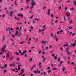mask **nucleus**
Instances as JSON below:
<instances>
[{
    "instance_id": "nucleus-31",
    "label": "nucleus",
    "mask_w": 76,
    "mask_h": 76,
    "mask_svg": "<svg viewBox=\"0 0 76 76\" xmlns=\"http://www.w3.org/2000/svg\"><path fill=\"white\" fill-rule=\"evenodd\" d=\"M29 1V0H26V3H28Z\"/></svg>"
},
{
    "instance_id": "nucleus-38",
    "label": "nucleus",
    "mask_w": 76,
    "mask_h": 76,
    "mask_svg": "<svg viewBox=\"0 0 76 76\" xmlns=\"http://www.w3.org/2000/svg\"><path fill=\"white\" fill-rule=\"evenodd\" d=\"M22 27L21 26H20V31H21L22 30Z\"/></svg>"
},
{
    "instance_id": "nucleus-51",
    "label": "nucleus",
    "mask_w": 76,
    "mask_h": 76,
    "mask_svg": "<svg viewBox=\"0 0 76 76\" xmlns=\"http://www.w3.org/2000/svg\"><path fill=\"white\" fill-rule=\"evenodd\" d=\"M54 56H55V55L54 54H52V57H54Z\"/></svg>"
},
{
    "instance_id": "nucleus-57",
    "label": "nucleus",
    "mask_w": 76,
    "mask_h": 76,
    "mask_svg": "<svg viewBox=\"0 0 76 76\" xmlns=\"http://www.w3.org/2000/svg\"><path fill=\"white\" fill-rule=\"evenodd\" d=\"M72 52H69V53L68 54L69 55H70V54H72Z\"/></svg>"
},
{
    "instance_id": "nucleus-19",
    "label": "nucleus",
    "mask_w": 76,
    "mask_h": 76,
    "mask_svg": "<svg viewBox=\"0 0 76 76\" xmlns=\"http://www.w3.org/2000/svg\"><path fill=\"white\" fill-rule=\"evenodd\" d=\"M63 46L64 47H65V46H66V47H68V46H69V45H68L67 44H66V45H64Z\"/></svg>"
},
{
    "instance_id": "nucleus-47",
    "label": "nucleus",
    "mask_w": 76,
    "mask_h": 76,
    "mask_svg": "<svg viewBox=\"0 0 76 76\" xmlns=\"http://www.w3.org/2000/svg\"><path fill=\"white\" fill-rule=\"evenodd\" d=\"M2 57H3V58L4 59L5 58V55H4V56H3Z\"/></svg>"
},
{
    "instance_id": "nucleus-42",
    "label": "nucleus",
    "mask_w": 76,
    "mask_h": 76,
    "mask_svg": "<svg viewBox=\"0 0 76 76\" xmlns=\"http://www.w3.org/2000/svg\"><path fill=\"white\" fill-rule=\"evenodd\" d=\"M21 73H24V71L23 69H22L21 70Z\"/></svg>"
},
{
    "instance_id": "nucleus-7",
    "label": "nucleus",
    "mask_w": 76,
    "mask_h": 76,
    "mask_svg": "<svg viewBox=\"0 0 76 76\" xmlns=\"http://www.w3.org/2000/svg\"><path fill=\"white\" fill-rule=\"evenodd\" d=\"M16 65V64L15 63H13L12 64H10V67H12V66H15Z\"/></svg>"
},
{
    "instance_id": "nucleus-32",
    "label": "nucleus",
    "mask_w": 76,
    "mask_h": 76,
    "mask_svg": "<svg viewBox=\"0 0 76 76\" xmlns=\"http://www.w3.org/2000/svg\"><path fill=\"white\" fill-rule=\"evenodd\" d=\"M10 28H7L6 29V31H8V30H9V29Z\"/></svg>"
},
{
    "instance_id": "nucleus-25",
    "label": "nucleus",
    "mask_w": 76,
    "mask_h": 76,
    "mask_svg": "<svg viewBox=\"0 0 76 76\" xmlns=\"http://www.w3.org/2000/svg\"><path fill=\"white\" fill-rule=\"evenodd\" d=\"M32 61V58H30L29 60V61L31 62V61Z\"/></svg>"
},
{
    "instance_id": "nucleus-18",
    "label": "nucleus",
    "mask_w": 76,
    "mask_h": 76,
    "mask_svg": "<svg viewBox=\"0 0 76 76\" xmlns=\"http://www.w3.org/2000/svg\"><path fill=\"white\" fill-rule=\"evenodd\" d=\"M21 35H22V34H21V33H20L19 34L18 37L20 38L21 37Z\"/></svg>"
},
{
    "instance_id": "nucleus-21",
    "label": "nucleus",
    "mask_w": 76,
    "mask_h": 76,
    "mask_svg": "<svg viewBox=\"0 0 76 76\" xmlns=\"http://www.w3.org/2000/svg\"><path fill=\"white\" fill-rule=\"evenodd\" d=\"M76 43H74L73 44H72V47H75V45H76Z\"/></svg>"
},
{
    "instance_id": "nucleus-35",
    "label": "nucleus",
    "mask_w": 76,
    "mask_h": 76,
    "mask_svg": "<svg viewBox=\"0 0 76 76\" xmlns=\"http://www.w3.org/2000/svg\"><path fill=\"white\" fill-rule=\"evenodd\" d=\"M33 17H34V15H32L31 17H30V19H32Z\"/></svg>"
},
{
    "instance_id": "nucleus-62",
    "label": "nucleus",
    "mask_w": 76,
    "mask_h": 76,
    "mask_svg": "<svg viewBox=\"0 0 76 76\" xmlns=\"http://www.w3.org/2000/svg\"><path fill=\"white\" fill-rule=\"evenodd\" d=\"M52 47V45H50V46L49 48H51Z\"/></svg>"
},
{
    "instance_id": "nucleus-8",
    "label": "nucleus",
    "mask_w": 76,
    "mask_h": 76,
    "mask_svg": "<svg viewBox=\"0 0 76 76\" xmlns=\"http://www.w3.org/2000/svg\"><path fill=\"white\" fill-rule=\"evenodd\" d=\"M51 12V11H50V10H48V11L47 12V15H49Z\"/></svg>"
},
{
    "instance_id": "nucleus-60",
    "label": "nucleus",
    "mask_w": 76,
    "mask_h": 76,
    "mask_svg": "<svg viewBox=\"0 0 76 76\" xmlns=\"http://www.w3.org/2000/svg\"><path fill=\"white\" fill-rule=\"evenodd\" d=\"M19 53H22V52L21 51V50H19Z\"/></svg>"
},
{
    "instance_id": "nucleus-44",
    "label": "nucleus",
    "mask_w": 76,
    "mask_h": 76,
    "mask_svg": "<svg viewBox=\"0 0 76 76\" xmlns=\"http://www.w3.org/2000/svg\"><path fill=\"white\" fill-rule=\"evenodd\" d=\"M36 64H35V65H33V66L32 67H36Z\"/></svg>"
},
{
    "instance_id": "nucleus-63",
    "label": "nucleus",
    "mask_w": 76,
    "mask_h": 76,
    "mask_svg": "<svg viewBox=\"0 0 76 76\" xmlns=\"http://www.w3.org/2000/svg\"><path fill=\"white\" fill-rule=\"evenodd\" d=\"M23 10V8H20V10Z\"/></svg>"
},
{
    "instance_id": "nucleus-12",
    "label": "nucleus",
    "mask_w": 76,
    "mask_h": 76,
    "mask_svg": "<svg viewBox=\"0 0 76 76\" xmlns=\"http://www.w3.org/2000/svg\"><path fill=\"white\" fill-rule=\"evenodd\" d=\"M66 16H70V14L69 13H66Z\"/></svg>"
},
{
    "instance_id": "nucleus-52",
    "label": "nucleus",
    "mask_w": 76,
    "mask_h": 76,
    "mask_svg": "<svg viewBox=\"0 0 76 76\" xmlns=\"http://www.w3.org/2000/svg\"><path fill=\"white\" fill-rule=\"evenodd\" d=\"M64 20H66V18H65V17H63Z\"/></svg>"
},
{
    "instance_id": "nucleus-16",
    "label": "nucleus",
    "mask_w": 76,
    "mask_h": 76,
    "mask_svg": "<svg viewBox=\"0 0 76 76\" xmlns=\"http://www.w3.org/2000/svg\"><path fill=\"white\" fill-rule=\"evenodd\" d=\"M40 20V19L39 18H36L34 20L36 21L37 20V21H39Z\"/></svg>"
},
{
    "instance_id": "nucleus-28",
    "label": "nucleus",
    "mask_w": 76,
    "mask_h": 76,
    "mask_svg": "<svg viewBox=\"0 0 76 76\" xmlns=\"http://www.w3.org/2000/svg\"><path fill=\"white\" fill-rule=\"evenodd\" d=\"M57 68H53V70H57Z\"/></svg>"
},
{
    "instance_id": "nucleus-49",
    "label": "nucleus",
    "mask_w": 76,
    "mask_h": 76,
    "mask_svg": "<svg viewBox=\"0 0 76 76\" xmlns=\"http://www.w3.org/2000/svg\"><path fill=\"white\" fill-rule=\"evenodd\" d=\"M21 3L22 4H23V1H20Z\"/></svg>"
},
{
    "instance_id": "nucleus-61",
    "label": "nucleus",
    "mask_w": 76,
    "mask_h": 76,
    "mask_svg": "<svg viewBox=\"0 0 76 76\" xmlns=\"http://www.w3.org/2000/svg\"><path fill=\"white\" fill-rule=\"evenodd\" d=\"M51 17H53V16H54V14H52L51 15Z\"/></svg>"
},
{
    "instance_id": "nucleus-15",
    "label": "nucleus",
    "mask_w": 76,
    "mask_h": 76,
    "mask_svg": "<svg viewBox=\"0 0 76 76\" xmlns=\"http://www.w3.org/2000/svg\"><path fill=\"white\" fill-rule=\"evenodd\" d=\"M16 33L15 34V35H18V33H19V31H18L16 30Z\"/></svg>"
},
{
    "instance_id": "nucleus-3",
    "label": "nucleus",
    "mask_w": 76,
    "mask_h": 76,
    "mask_svg": "<svg viewBox=\"0 0 76 76\" xmlns=\"http://www.w3.org/2000/svg\"><path fill=\"white\" fill-rule=\"evenodd\" d=\"M41 72L40 71H38V69H36V71H34V73H40Z\"/></svg>"
},
{
    "instance_id": "nucleus-4",
    "label": "nucleus",
    "mask_w": 76,
    "mask_h": 76,
    "mask_svg": "<svg viewBox=\"0 0 76 76\" xmlns=\"http://www.w3.org/2000/svg\"><path fill=\"white\" fill-rule=\"evenodd\" d=\"M69 49H70V48H66V53L67 54H68L69 53Z\"/></svg>"
},
{
    "instance_id": "nucleus-45",
    "label": "nucleus",
    "mask_w": 76,
    "mask_h": 76,
    "mask_svg": "<svg viewBox=\"0 0 76 76\" xmlns=\"http://www.w3.org/2000/svg\"><path fill=\"white\" fill-rule=\"evenodd\" d=\"M16 29H17V30H18V29H19V28L18 27H17L16 28Z\"/></svg>"
},
{
    "instance_id": "nucleus-58",
    "label": "nucleus",
    "mask_w": 76,
    "mask_h": 76,
    "mask_svg": "<svg viewBox=\"0 0 76 76\" xmlns=\"http://www.w3.org/2000/svg\"><path fill=\"white\" fill-rule=\"evenodd\" d=\"M47 69H50V67H48L47 68Z\"/></svg>"
},
{
    "instance_id": "nucleus-54",
    "label": "nucleus",
    "mask_w": 76,
    "mask_h": 76,
    "mask_svg": "<svg viewBox=\"0 0 76 76\" xmlns=\"http://www.w3.org/2000/svg\"><path fill=\"white\" fill-rule=\"evenodd\" d=\"M73 9H74V8H72L70 9V10H73Z\"/></svg>"
},
{
    "instance_id": "nucleus-41",
    "label": "nucleus",
    "mask_w": 76,
    "mask_h": 76,
    "mask_svg": "<svg viewBox=\"0 0 76 76\" xmlns=\"http://www.w3.org/2000/svg\"><path fill=\"white\" fill-rule=\"evenodd\" d=\"M12 37L13 38L15 37V35L14 34H12Z\"/></svg>"
},
{
    "instance_id": "nucleus-20",
    "label": "nucleus",
    "mask_w": 76,
    "mask_h": 76,
    "mask_svg": "<svg viewBox=\"0 0 76 76\" xmlns=\"http://www.w3.org/2000/svg\"><path fill=\"white\" fill-rule=\"evenodd\" d=\"M58 29L59 30H60V29H61V26H59V28H58Z\"/></svg>"
},
{
    "instance_id": "nucleus-13",
    "label": "nucleus",
    "mask_w": 76,
    "mask_h": 76,
    "mask_svg": "<svg viewBox=\"0 0 76 76\" xmlns=\"http://www.w3.org/2000/svg\"><path fill=\"white\" fill-rule=\"evenodd\" d=\"M41 44H45V42L44 40L42 41Z\"/></svg>"
},
{
    "instance_id": "nucleus-53",
    "label": "nucleus",
    "mask_w": 76,
    "mask_h": 76,
    "mask_svg": "<svg viewBox=\"0 0 76 76\" xmlns=\"http://www.w3.org/2000/svg\"><path fill=\"white\" fill-rule=\"evenodd\" d=\"M6 15H4V14L2 15V16H3V17H4V16H5Z\"/></svg>"
},
{
    "instance_id": "nucleus-46",
    "label": "nucleus",
    "mask_w": 76,
    "mask_h": 76,
    "mask_svg": "<svg viewBox=\"0 0 76 76\" xmlns=\"http://www.w3.org/2000/svg\"><path fill=\"white\" fill-rule=\"evenodd\" d=\"M64 70H65V68H63V69H62V71H63V72H64Z\"/></svg>"
},
{
    "instance_id": "nucleus-11",
    "label": "nucleus",
    "mask_w": 76,
    "mask_h": 76,
    "mask_svg": "<svg viewBox=\"0 0 76 76\" xmlns=\"http://www.w3.org/2000/svg\"><path fill=\"white\" fill-rule=\"evenodd\" d=\"M13 13H15V12H13V11H12L10 13V16H12V14Z\"/></svg>"
},
{
    "instance_id": "nucleus-2",
    "label": "nucleus",
    "mask_w": 76,
    "mask_h": 76,
    "mask_svg": "<svg viewBox=\"0 0 76 76\" xmlns=\"http://www.w3.org/2000/svg\"><path fill=\"white\" fill-rule=\"evenodd\" d=\"M31 5L32 6H35L36 5V2L34 1V0H32L31 1Z\"/></svg>"
},
{
    "instance_id": "nucleus-59",
    "label": "nucleus",
    "mask_w": 76,
    "mask_h": 76,
    "mask_svg": "<svg viewBox=\"0 0 76 76\" xmlns=\"http://www.w3.org/2000/svg\"><path fill=\"white\" fill-rule=\"evenodd\" d=\"M45 26H46V25H44L43 26L42 28H44V27H45Z\"/></svg>"
},
{
    "instance_id": "nucleus-34",
    "label": "nucleus",
    "mask_w": 76,
    "mask_h": 76,
    "mask_svg": "<svg viewBox=\"0 0 76 76\" xmlns=\"http://www.w3.org/2000/svg\"><path fill=\"white\" fill-rule=\"evenodd\" d=\"M61 8H62V7H61V6H59V10H60V9H61Z\"/></svg>"
},
{
    "instance_id": "nucleus-1",
    "label": "nucleus",
    "mask_w": 76,
    "mask_h": 76,
    "mask_svg": "<svg viewBox=\"0 0 76 76\" xmlns=\"http://www.w3.org/2000/svg\"><path fill=\"white\" fill-rule=\"evenodd\" d=\"M6 45H5L3 46L2 48L1 49V50L2 52H0V55H1L4 53L6 52L7 51V50H5L6 48Z\"/></svg>"
},
{
    "instance_id": "nucleus-26",
    "label": "nucleus",
    "mask_w": 76,
    "mask_h": 76,
    "mask_svg": "<svg viewBox=\"0 0 76 76\" xmlns=\"http://www.w3.org/2000/svg\"><path fill=\"white\" fill-rule=\"evenodd\" d=\"M50 36H51V37H52V38H53V33H51L50 35Z\"/></svg>"
},
{
    "instance_id": "nucleus-40",
    "label": "nucleus",
    "mask_w": 76,
    "mask_h": 76,
    "mask_svg": "<svg viewBox=\"0 0 76 76\" xmlns=\"http://www.w3.org/2000/svg\"><path fill=\"white\" fill-rule=\"evenodd\" d=\"M7 64L5 65L4 67H5V68L6 67H7Z\"/></svg>"
},
{
    "instance_id": "nucleus-48",
    "label": "nucleus",
    "mask_w": 76,
    "mask_h": 76,
    "mask_svg": "<svg viewBox=\"0 0 76 76\" xmlns=\"http://www.w3.org/2000/svg\"><path fill=\"white\" fill-rule=\"evenodd\" d=\"M20 66H22V65H18V67H20Z\"/></svg>"
},
{
    "instance_id": "nucleus-64",
    "label": "nucleus",
    "mask_w": 76,
    "mask_h": 76,
    "mask_svg": "<svg viewBox=\"0 0 76 76\" xmlns=\"http://www.w3.org/2000/svg\"><path fill=\"white\" fill-rule=\"evenodd\" d=\"M71 64H72V65H73L75 64V63H74L72 62V63H71Z\"/></svg>"
},
{
    "instance_id": "nucleus-30",
    "label": "nucleus",
    "mask_w": 76,
    "mask_h": 76,
    "mask_svg": "<svg viewBox=\"0 0 76 76\" xmlns=\"http://www.w3.org/2000/svg\"><path fill=\"white\" fill-rule=\"evenodd\" d=\"M51 70H49L48 71V73H50V72H51Z\"/></svg>"
},
{
    "instance_id": "nucleus-5",
    "label": "nucleus",
    "mask_w": 76,
    "mask_h": 76,
    "mask_svg": "<svg viewBox=\"0 0 76 76\" xmlns=\"http://www.w3.org/2000/svg\"><path fill=\"white\" fill-rule=\"evenodd\" d=\"M54 38L56 41H57L58 40V38H57V36L56 35H55Z\"/></svg>"
},
{
    "instance_id": "nucleus-24",
    "label": "nucleus",
    "mask_w": 76,
    "mask_h": 76,
    "mask_svg": "<svg viewBox=\"0 0 76 76\" xmlns=\"http://www.w3.org/2000/svg\"><path fill=\"white\" fill-rule=\"evenodd\" d=\"M72 22H73V21L72 20H70L69 23H72Z\"/></svg>"
},
{
    "instance_id": "nucleus-27",
    "label": "nucleus",
    "mask_w": 76,
    "mask_h": 76,
    "mask_svg": "<svg viewBox=\"0 0 76 76\" xmlns=\"http://www.w3.org/2000/svg\"><path fill=\"white\" fill-rule=\"evenodd\" d=\"M34 6L31 5V6L30 7V9H32V8H33Z\"/></svg>"
},
{
    "instance_id": "nucleus-23",
    "label": "nucleus",
    "mask_w": 76,
    "mask_h": 76,
    "mask_svg": "<svg viewBox=\"0 0 76 76\" xmlns=\"http://www.w3.org/2000/svg\"><path fill=\"white\" fill-rule=\"evenodd\" d=\"M14 54H16V55H18L19 54V53L18 52H15Z\"/></svg>"
},
{
    "instance_id": "nucleus-14",
    "label": "nucleus",
    "mask_w": 76,
    "mask_h": 76,
    "mask_svg": "<svg viewBox=\"0 0 76 76\" xmlns=\"http://www.w3.org/2000/svg\"><path fill=\"white\" fill-rule=\"evenodd\" d=\"M12 31V32H13V28H11L9 30V31Z\"/></svg>"
},
{
    "instance_id": "nucleus-17",
    "label": "nucleus",
    "mask_w": 76,
    "mask_h": 76,
    "mask_svg": "<svg viewBox=\"0 0 76 76\" xmlns=\"http://www.w3.org/2000/svg\"><path fill=\"white\" fill-rule=\"evenodd\" d=\"M76 1H74L73 2V4H74V6H76Z\"/></svg>"
},
{
    "instance_id": "nucleus-55",
    "label": "nucleus",
    "mask_w": 76,
    "mask_h": 76,
    "mask_svg": "<svg viewBox=\"0 0 76 76\" xmlns=\"http://www.w3.org/2000/svg\"><path fill=\"white\" fill-rule=\"evenodd\" d=\"M74 35H75V33H73L72 34V36H74Z\"/></svg>"
},
{
    "instance_id": "nucleus-56",
    "label": "nucleus",
    "mask_w": 76,
    "mask_h": 76,
    "mask_svg": "<svg viewBox=\"0 0 76 76\" xmlns=\"http://www.w3.org/2000/svg\"><path fill=\"white\" fill-rule=\"evenodd\" d=\"M30 29H33V26H31L30 27Z\"/></svg>"
},
{
    "instance_id": "nucleus-33",
    "label": "nucleus",
    "mask_w": 76,
    "mask_h": 76,
    "mask_svg": "<svg viewBox=\"0 0 76 76\" xmlns=\"http://www.w3.org/2000/svg\"><path fill=\"white\" fill-rule=\"evenodd\" d=\"M60 31H58L57 33V35H59V34H60Z\"/></svg>"
},
{
    "instance_id": "nucleus-37",
    "label": "nucleus",
    "mask_w": 76,
    "mask_h": 76,
    "mask_svg": "<svg viewBox=\"0 0 76 76\" xmlns=\"http://www.w3.org/2000/svg\"><path fill=\"white\" fill-rule=\"evenodd\" d=\"M63 63V61H61L60 62V64H62V63Z\"/></svg>"
},
{
    "instance_id": "nucleus-36",
    "label": "nucleus",
    "mask_w": 76,
    "mask_h": 76,
    "mask_svg": "<svg viewBox=\"0 0 76 76\" xmlns=\"http://www.w3.org/2000/svg\"><path fill=\"white\" fill-rule=\"evenodd\" d=\"M63 32V30H61L60 31V33H62V32Z\"/></svg>"
},
{
    "instance_id": "nucleus-43",
    "label": "nucleus",
    "mask_w": 76,
    "mask_h": 76,
    "mask_svg": "<svg viewBox=\"0 0 76 76\" xmlns=\"http://www.w3.org/2000/svg\"><path fill=\"white\" fill-rule=\"evenodd\" d=\"M25 42H22L20 43V44H22L23 43H24Z\"/></svg>"
},
{
    "instance_id": "nucleus-39",
    "label": "nucleus",
    "mask_w": 76,
    "mask_h": 76,
    "mask_svg": "<svg viewBox=\"0 0 76 76\" xmlns=\"http://www.w3.org/2000/svg\"><path fill=\"white\" fill-rule=\"evenodd\" d=\"M13 57H12L11 58H10V61H11V60H12V59H13Z\"/></svg>"
},
{
    "instance_id": "nucleus-9",
    "label": "nucleus",
    "mask_w": 76,
    "mask_h": 76,
    "mask_svg": "<svg viewBox=\"0 0 76 76\" xmlns=\"http://www.w3.org/2000/svg\"><path fill=\"white\" fill-rule=\"evenodd\" d=\"M5 36H4L2 38V42H4V41L5 40Z\"/></svg>"
},
{
    "instance_id": "nucleus-10",
    "label": "nucleus",
    "mask_w": 76,
    "mask_h": 76,
    "mask_svg": "<svg viewBox=\"0 0 76 76\" xmlns=\"http://www.w3.org/2000/svg\"><path fill=\"white\" fill-rule=\"evenodd\" d=\"M7 58H9V57H10V56H9V53H7Z\"/></svg>"
},
{
    "instance_id": "nucleus-22",
    "label": "nucleus",
    "mask_w": 76,
    "mask_h": 76,
    "mask_svg": "<svg viewBox=\"0 0 76 76\" xmlns=\"http://www.w3.org/2000/svg\"><path fill=\"white\" fill-rule=\"evenodd\" d=\"M45 60H47V58H44L43 59V63H44V62L45 61Z\"/></svg>"
},
{
    "instance_id": "nucleus-29",
    "label": "nucleus",
    "mask_w": 76,
    "mask_h": 76,
    "mask_svg": "<svg viewBox=\"0 0 76 76\" xmlns=\"http://www.w3.org/2000/svg\"><path fill=\"white\" fill-rule=\"evenodd\" d=\"M54 58L55 60H57V57L56 56H55L54 57Z\"/></svg>"
},
{
    "instance_id": "nucleus-50",
    "label": "nucleus",
    "mask_w": 76,
    "mask_h": 76,
    "mask_svg": "<svg viewBox=\"0 0 76 76\" xmlns=\"http://www.w3.org/2000/svg\"><path fill=\"white\" fill-rule=\"evenodd\" d=\"M41 62H39L38 64V66H39L40 65H41Z\"/></svg>"
},
{
    "instance_id": "nucleus-6",
    "label": "nucleus",
    "mask_w": 76,
    "mask_h": 76,
    "mask_svg": "<svg viewBox=\"0 0 76 76\" xmlns=\"http://www.w3.org/2000/svg\"><path fill=\"white\" fill-rule=\"evenodd\" d=\"M27 51V50H25L24 51L22 52V53H21V55H23V54H24V53H26Z\"/></svg>"
}]
</instances>
